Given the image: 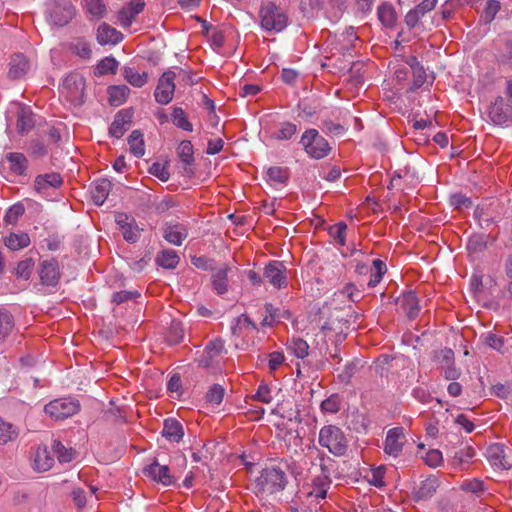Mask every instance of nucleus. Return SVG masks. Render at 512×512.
Returning <instances> with one entry per match:
<instances>
[{
  "label": "nucleus",
  "mask_w": 512,
  "mask_h": 512,
  "mask_svg": "<svg viewBox=\"0 0 512 512\" xmlns=\"http://www.w3.org/2000/svg\"><path fill=\"white\" fill-rule=\"evenodd\" d=\"M318 442L337 457L345 455L348 449V440L344 432L336 425L323 426L319 431Z\"/></svg>",
  "instance_id": "f257e3e1"
},
{
  "label": "nucleus",
  "mask_w": 512,
  "mask_h": 512,
  "mask_svg": "<svg viewBox=\"0 0 512 512\" xmlns=\"http://www.w3.org/2000/svg\"><path fill=\"white\" fill-rule=\"evenodd\" d=\"M287 484L285 471L279 466H272L263 469L261 475L256 479V485L262 492L273 494L284 490Z\"/></svg>",
  "instance_id": "f03ea898"
},
{
  "label": "nucleus",
  "mask_w": 512,
  "mask_h": 512,
  "mask_svg": "<svg viewBox=\"0 0 512 512\" xmlns=\"http://www.w3.org/2000/svg\"><path fill=\"white\" fill-rule=\"evenodd\" d=\"M261 27L267 31L280 32L287 26V16L273 2L263 4L259 11Z\"/></svg>",
  "instance_id": "7ed1b4c3"
},
{
  "label": "nucleus",
  "mask_w": 512,
  "mask_h": 512,
  "mask_svg": "<svg viewBox=\"0 0 512 512\" xmlns=\"http://www.w3.org/2000/svg\"><path fill=\"white\" fill-rule=\"evenodd\" d=\"M299 143L305 152L314 159H322L331 151L328 141L316 129L306 130Z\"/></svg>",
  "instance_id": "20e7f679"
},
{
  "label": "nucleus",
  "mask_w": 512,
  "mask_h": 512,
  "mask_svg": "<svg viewBox=\"0 0 512 512\" xmlns=\"http://www.w3.org/2000/svg\"><path fill=\"white\" fill-rule=\"evenodd\" d=\"M80 410V402L72 398L55 399L45 405L44 411L54 420L72 417Z\"/></svg>",
  "instance_id": "39448f33"
},
{
  "label": "nucleus",
  "mask_w": 512,
  "mask_h": 512,
  "mask_svg": "<svg viewBox=\"0 0 512 512\" xmlns=\"http://www.w3.org/2000/svg\"><path fill=\"white\" fill-rule=\"evenodd\" d=\"M175 72L165 71L158 80V84L154 91V97L157 103L167 105L173 99L175 92Z\"/></svg>",
  "instance_id": "423d86ee"
},
{
  "label": "nucleus",
  "mask_w": 512,
  "mask_h": 512,
  "mask_svg": "<svg viewBox=\"0 0 512 512\" xmlns=\"http://www.w3.org/2000/svg\"><path fill=\"white\" fill-rule=\"evenodd\" d=\"M406 443V437L403 427H394L387 431L383 445L384 453L392 458H398Z\"/></svg>",
  "instance_id": "0eeeda50"
},
{
  "label": "nucleus",
  "mask_w": 512,
  "mask_h": 512,
  "mask_svg": "<svg viewBox=\"0 0 512 512\" xmlns=\"http://www.w3.org/2000/svg\"><path fill=\"white\" fill-rule=\"evenodd\" d=\"M143 474L157 483L164 486H172L176 484V478L170 473L167 465H160L157 459H154L150 465L143 468Z\"/></svg>",
  "instance_id": "6e6552de"
},
{
  "label": "nucleus",
  "mask_w": 512,
  "mask_h": 512,
  "mask_svg": "<svg viewBox=\"0 0 512 512\" xmlns=\"http://www.w3.org/2000/svg\"><path fill=\"white\" fill-rule=\"evenodd\" d=\"M74 6L70 0H55L50 8V18L54 25L64 26L73 18Z\"/></svg>",
  "instance_id": "1a4fd4ad"
},
{
  "label": "nucleus",
  "mask_w": 512,
  "mask_h": 512,
  "mask_svg": "<svg viewBox=\"0 0 512 512\" xmlns=\"http://www.w3.org/2000/svg\"><path fill=\"white\" fill-rule=\"evenodd\" d=\"M490 120L496 125H508L512 123V106L505 103L502 97H497L491 103L488 111Z\"/></svg>",
  "instance_id": "9d476101"
},
{
  "label": "nucleus",
  "mask_w": 512,
  "mask_h": 512,
  "mask_svg": "<svg viewBox=\"0 0 512 512\" xmlns=\"http://www.w3.org/2000/svg\"><path fill=\"white\" fill-rule=\"evenodd\" d=\"M115 222L121 231L123 238L129 243H135L140 237V229L134 217L126 213H117Z\"/></svg>",
  "instance_id": "9b49d317"
},
{
  "label": "nucleus",
  "mask_w": 512,
  "mask_h": 512,
  "mask_svg": "<svg viewBox=\"0 0 512 512\" xmlns=\"http://www.w3.org/2000/svg\"><path fill=\"white\" fill-rule=\"evenodd\" d=\"M285 272L286 267L282 262L272 261L265 266L263 278L274 287L281 289L287 286V277Z\"/></svg>",
  "instance_id": "f8f14e48"
},
{
  "label": "nucleus",
  "mask_w": 512,
  "mask_h": 512,
  "mask_svg": "<svg viewBox=\"0 0 512 512\" xmlns=\"http://www.w3.org/2000/svg\"><path fill=\"white\" fill-rule=\"evenodd\" d=\"M39 277L42 285L56 287L60 279L58 262L55 259L44 260L39 265Z\"/></svg>",
  "instance_id": "ddd939ff"
},
{
  "label": "nucleus",
  "mask_w": 512,
  "mask_h": 512,
  "mask_svg": "<svg viewBox=\"0 0 512 512\" xmlns=\"http://www.w3.org/2000/svg\"><path fill=\"white\" fill-rule=\"evenodd\" d=\"M133 119L132 109H122L118 111L109 128V134L117 139L121 138L129 129Z\"/></svg>",
  "instance_id": "4468645a"
},
{
  "label": "nucleus",
  "mask_w": 512,
  "mask_h": 512,
  "mask_svg": "<svg viewBox=\"0 0 512 512\" xmlns=\"http://www.w3.org/2000/svg\"><path fill=\"white\" fill-rule=\"evenodd\" d=\"M187 236V227L179 222H166L163 227V238L170 244L180 246Z\"/></svg>",
  "instance_id": "2eb2a0df"
},
{
  "label": "nucleus",
  "mask_w": 512,
  "mask_h": 512,
  "mask_svg": "<svg viewBox=\"0 0 512 512\" xmlns=\"http://www.w3.org/2000/svg\"><path fill=\"white\" fill-rule=\"evenodd\" d=\"M145 3L143 0L130 1L118 12V21L122 27H130L135 17L143 11Z\"/></svg>",
  "instance_id": "dca6fc26"
},
{
  "label": "nucleus",
  "mask_w": 512,
  "mask_h": 512,
  "mask_svg": "<svg viewBox=\"0 0 512 512\" xmlns=\"http://www.w3.org/2000/svg\"><path fill=\"white\" fill-rule=\"evenodd\" d=\"M405 63L410 67L413 75V81L408 90L415 91L425 83L426 71L416 56L407 57Z\"/></svg>",
  "instance_id": "f3484780"
},
{
  "label": "nucleus",
  "mask_w": 512,
  "mask_h": 512,
  "mask_svg": "<svg viewBox=\"0 0 512 512\" xmlns=\"http://www.w3.org/2000/svg\"><path fill=\"white\" fill-rule=\"evenodd\" d=\"M177 154L183 164V174L191 177L194 174V171L190 168L194 162V152L191 141L183 140L177 148Z\"/></svg>",
  "instance_id": "a211bd4d"
},
{
  "label": "nucleus",
  "mask_w": 512,
  "mask_h": 512,
  "mask_svg": "<svg viewBox=\"0 0 512 512\" xmlns=\"http://www.w3.org/2000/svg\"><path fill=\"white\" fill-rule=\"evenodd\" d=\"M487 456L493 466L499 467L503 470L510 469L512 463L508 461L505 455V447L502 444H492L487 449Z\"/></svg>",
  "instance_id": "6ab92c4d"
},
{
  "label": "nucleus",
  "mask_w": 512,
  "mask_h": 512,
  "mask_svg": "<svg viewBox=\"0 0 512 512\" xmlns=\"http://www.w3.org/2000/svg\"><path fill=\"white\" fill-rule=\"evenodd\" d=\"M162 436L170 442H180L184 436L182 424L176 418L165 419Z\"/></svg>",
  "instance_id": "aec40b11"
},
{
  "label": "nucleus",
  "mask_w": 512,
  "mask_h": 512,
  "mask_svg": "<svg viewBox=\"0 0 512 512\" xmlns=\"http://www.w3.org/2000/svg\"><path fill=\"white\" fill-rule=\"evenodd\" d=\"M63 87L66 88L70 96L78 98L80 103H83V94L85 88V79L79 74H70L63 81Z\"/></svg>",
  "instance_id": "412c9836"
},
{
  "label": "nucleus",
  "mask_w": 512,
  "mask_h": 512,
  "mask_svg": "<svg viewBox=\"0 0 512 512\" xmlns=\"http://www.w3.org/2000/svg\"><path fill=\"white\" fill-rule=\"evenodd\" d=\"M62 183L60 174L52 172L38 175L34 181V188L38 193H42L49 188H59Z\"/></svg>",
  "instance_id": "4be33fe9"
},
{
  "label": "nucleus",
  "mask_w": 512,
  "mask_h": 512,
  "mask_svg": "<svg viewBox=\"0 0 512 512\" xmlns=\"http://www.w3.org/2000/svg\"><path fill=\"white\" fill-rule=\"evenodd\" d=\"M213 270L214 272L211 277L212 287L218 295H222L228 291V272L230 267L224 264Z\"/></svg>",
  "instance_id": "5701e85b"
},
{
  "label": "nucleus",
  "mask_w": 512,
  "mask_h": 512,
  "mask_svg": "<svg viewBox=\"0 0 512 512\" xmlns=\"http://www.w3.org/2000/svg\"><path fill=\"white\" fill-rule=\"evenodd\" d=\"M112 183L108 179H98L93 183L90 194L97 206H101L111 191Z\"/></svg>",
  "instance_id": "b1692460"
},
{
  "label": "nucleus",
  "mask_w": 512,
  "mask_h": 512,
  "mask_svg": "<svg viewBox=\"0 0 512 512\" xmlns=\"http://www.w3.org/2000/svg\"><path fill=\"white\" fill-rule=\"evenodd\" d=\"M29 70V62L22 54H14L9 62L8 77L10 79H19Z\"/></svg>",
  "instance_id": "393cba45"
},
{
  "label": "nucleus",
  "mask_w": 512,
  "mask_h": 512,
  "mask_svg": "<svg viewBox=\"0 0 512 512\" xmlns=\"http://www.w3.org/2000/svg\"><path fill=\"white\" fill-rule=\"evenodd\" d=\"M122 39V34L108 24H101L97 30V40L101 45L116 44Z\"/></svg>",
  "instance_id": "a878e982"
},
{
  "label": "nucleus",
  "mask_w": 512,
  "mask_h": 512,
  "mask_svg": "<svg viewBox=\"0 0 512 512\" xmlns=\"http://www.w3.org/2000/svg\"><path fill=\"white\" fill-rule=\"evenodd\" d=\"M6 160L9 162V169L16 175H25L28 168V160L23 153L10 152L6 155Z\"/></svg>",
  "instance_id": "bb28decb"
},
{
  "label": "nucleus",
  "mask_w": 512,
  "mask_h": 512,
  "mask_svg": "<svg viewBox=\"0 0 512 512\" xmlns=\"http://www.w3.org/2000/svg\"><path fill=\"white\" fill-rule=\"evenodd\" d=\"M401 306L409 319H414L419 314L420 306L414 291L408 290L402 294Z\"/></svg>",
  "instance_id": "cd10ccee"
},
{
  "label": "nucleus",
  "mask_w": 512,
  "mask_h": 512,
  "mask_svg": "<svg viewBox=\"0 0 512 512\" xmlns=\"http://www.w3.org/2000/svg\"><path fill=\"white\" fill-rule=\"evenodd\" d=\"M30 244V237L27 233H10L4 238V245L11 251H18Z\"/></svg>",
  "instance_id": "c85d7f7f"
},
{
  "label": "nucleus",
  "mask_w": 512,
  "mask_h": 512,
  "mask_svg": "<svg viewBox=\"0 0 512 512\" xmlns=\"http://www.w3.org/2000/svg\"><path fill=\"white\" fill-rule=\"evenodd\" d=\"M438 487L436 478H427L423 480L414 491V499L417 501L425 500L433 496Z\"/></svg>",
  "instance_id": "c756f323"
},
{
  "label": "nucleus",
  "mask_w": 512,
  "mask_h": 512,
  "mask_svg": "<svg viewBox=\"0 0 512 512\" xmlns=\"http://www.w3.org/2000/svg\"><path fill=\"white\" fill-rule=\"evenodd\" d=\"M378 18L387 28H393L396 24L397 14L392 4L382 3L378 7Z\"/></svg>",
  "instance_id": "7c9ffc66"
},
{
  "label": "nucleus",
  "mask_w": 512,
  "mask_h": 512,
  "mask_svg": "<svg viewBox=\"0 0 512 512\" xmlns=\"http://www.w3.org/2000/svg\"><path fill=\"white\" fill-rule=\"evenodd\" d=\"M129 93L130 89L126 85H114L108 87L110 105L115 107L120 106L126 101Z\"/></svg>",
  "instance_id": "2f4dec72"
},
{
  "label": "nucleus",
  "mask_w": 512,
  "mask_h": 512,
  "mask_svg": "<svg viewBox=\"0 0 512 512\" xmlns=\"http://www.w3.org/2000/svg\"><path fill=\"white\" fill-rule=\"evenodd\" d=\"M178 254L171 249L160 251L156 257V263L165 269H174L179 263Z\"/></svg>",
  "instance_id": "473e14b6"
},
{
  "label": "nucleus",
  "mask_w": 512,
  "mask_h": 512,
  "mask_svg": "<svg viewBox=\"0 0 512 512\" xmlns=\"http://www.w3.org/2000/svg\"><path fill=\"white\" fill-rule=\"evenodd\" d=\"M428 12H430L429 9H427V7H425L424 5H422L421 3L418 4L415 8L411 9L406 15H405V18H404V21H405V24L406 26L409 28V29H414L419 21L425 16V14H427Z\"/></svg>",
  "instance_id": "72a5a7b5"
},
{
  "label": "nucleus",
  "mask_w": 512,
  "mask_h": 512,
  "mask_svg": "<svg viewBox=\"0 0 512 512\" xmlns=\"http://www.w3.org/2000/svg\"><path fill=\"white\" fill-rule=\"evenodd\" d=\"M128 144L130 146L131 153L140 158L144 155V139L143 134L140 130H133L128 137Z\"/></svg>",
  "instance_id": "f704fd0d"
},
{
  "label": "nucleus",
  "mask_w": 512,
  "mask_h": 512,
  "mask_svg": "<svg viewBox=\"0 0 512 512\" xmlns=\"http://www.w3.org/2000/svg\"><path fill=\"white\" fill-rule=\"evenodd\" d=\"M172 123L179 129L187 132L193 131V125L188 120L185 111L181 107H174L171 113Z\"/></svg>",
  "instance_id": "c9c22d12"
},
{
  "label": "nucleus",
  "mask_w": 512,
  "mask_h": 512,
  "mask_svg": "<svg viewBox=\"0 0 512 512\" xmlns=\"http://www.w3.org/2000/svg\"><path fill=\"white\" fill-rule=\"evenodd\" d=\"M34 127L32 113L27 108H21L17 117V131L20 134L29 132Z\"/></svg>",
  "instance_id": "e433bc0d"
},
{
  "label": "nucleus",
  "mask_w": 512,
  "mask_h": 512,
  "mask_svg": "<svg viewBox=\"0 0 512 512\" xmlns=\"http://www.w3.org/2000/svg\"><path fill=\"white\" fill-rule=\"evenodd\" d=\"M14 318L6 309H0V342H3L14 328Z\"/></svg>",
  "instance_id": "4c0bfd02"
},
{
  "label": "nucleus",
  "mask_w": 512,
  "mask_h": 512,
  "mask_svg": "<svg viewBox=\"0 0 512 512\" xmlns=\"http://www.w3.org/2000/svg\"><path fill=\"white\" fill-rule=\"evenodd\" d=\"M123 75L127 82L138 88L144 86L148 79V74L146 72L139 73L131 67H125Z\"/></svg>",
  "instance_id": "58836bf2"
},
{
  "label": "nucleus",
  "mask_w": 512,
  "mask_h": 512,
  "mask_svg": "<svg viewBox=\"0 0 512 512\" xmlns=\"http://www.w3.org/2000/svg\"><path fill=\"white\" fill-rule=\"evenodd\" d=\"M268 179L278 184H286L290 174L287 167L272 166L267 170Z\"/></svg>",
  "instance_id": "ea45409f"
},
{
  "label": "nucleus",
  "mask_w": 512,
  "mask_h": 512,
  "mask_svg": "<svg viewBox=\"0 0 512 512\" xmlns=\"http://www.w3.org/2000/svg\"><path fill=\"white\" fill-rule=\"evenodd\" d=\"M184 339V327L180 321L172 320L168 333L167 341L170 344H179Z\"/></svg>",
  "instance_id": "a19ab883"
},
{
  "label": "nucleus",
  "mask_w": 512,
  "mask_h": 512,
  "mask_svg": "<svg viewBox=\"0 0 512 512\" xmlns=\"http://www.w3.org/2000/svg\"><path fill=\"white\" fill-rule=\"evenodd\" d=\"M488 236L482 233H476L469 237L467 249L472 253L482 252L487 247Z\"/></svg>",
  "instance_id": "79ce46f5"
},
{
  "label": "nucleus",
  "mask_w": 512,
  "mask_h": 512,
  "mask_svg": "<svg viewBox=\"0 0 512 512\" xmlns=\"http://www.w3.org/2000/svg\"><path fill=\"white\" fill-rule=\"evenodd\" d=\"M362 366L363 365L361 364V361L358 359H354L353 361L348 362L344 366V369L338 374V379L342 383H350L352 377Z\"/></svg>",
  "instance_id": "37998d69"
},
{
  "label": "nucleus",
  "mask_w": 512,
  "mask_h": 512,
  "mask_svg": "<svg viewBox=\"0 0 512 512\" xmlns=\"http://www.w3.org/2000/svg\"><path fill=\"white\" fill-rule=\"evenodd\" d=\"M17 429L9 422L0 417V444H6L17 438Z\"/></svg>",
  "instance_id": "c03bdc74"
},
{
  "label": "nucleus",
  "mask_w": 512,
  "mask_h": 512,
  "mask_svg": "<svg viewBox=\"0 0 512 512\" xmlns=\"http://www.w3.org/2000/svg\"><path fill=\"white\" fill-rule=\"evenodd\" d=\"M118 62L113 57H105L102 59L96 69L95 74L98 76L106 75L108 73L115 74L117 72Z\"/></svg>",
  "instance_id": "a18cd8bd"
},
{
  "label": "nucleus",
  "mask_w": 512,
  "mask_h": 512,
  "mask_svg": "<svg viewBox=\"0 0 512 512\" xmlns=\"http://www.w3.org/2000/svg\"><path fill=\"white\" fill-rule=\"evenodd\" d=\"M297 132V125L291 122H283L280 128L273 133L272 137L276 140H289Z\"/></svg>",
  "instance_id": "49530a36"
},
{
  "label": "nucleus",
  "mask_w": 512,
  "mask_h": 512,
  "mask_svg": "<svg viewBox=\"0 0 512 512\" xmlns=\"http://www.w3.org/2000/svg\"><path fill=\"white\" fill-rule=\"evenodd\" d=\"M52 450L61 463H68L73 460V450L66 448L61 441L57 439L53 441Z\"/></svg>",
  "instance_id": "de8ad7c7"
},
{
  "label": "nucleus",
  "mask_w": 512,
  "mask_h": 512,
  "mask_svg": "<svg viewBox=\"0 0 512 512\" xmlns=\"http://www.w3.org/2000/svg\"><path fill=\"white\" fill-rule=\"evenodd\" d=\"M474 457V450L471 447H463L459 450L454 451L452 455V464L455 467H459L465 463H468L470 459Z\"/></svg>",
  "instance_id": "09e8293b"
},
{
  "label": "nucleus",
  "mask_w": 512,
  "mask_h": 512,
  "mask_svg": "<svg viewBox=\"0 0 512 512\" xmlns=\"http://www.w3.org/2000/svg\"><path fill=\"white\" fill-rule=\"evenodd\" d=\"M288 347L297 358L303 359L308 356L309 345L301 338H293Z\"/></svg>",
  "instance_id": "8fccbe9b"
},
{
  "label": "nucleus",
  "mask_w": 512,
  "mask_h": 512,
  "mask_svg": "<svg viewBox=\"0 0 512 512\" xmlns=\"http://www.w3.org/2000/svg\"><path fill=\"white\" fill-rule=\"evenodd\" d=\"M316 460L319 462L320 475L331 478V473L335 469V461L324 453H319Z\"/></svg>",
  "instance_id": "3c124183"
},
{
  "label": "nucleus",
  "mask_w": 512,
  "mask_h": 512,
  "mask_svg": "<svg viewBox=\"0 0 512 512\" xmlns=\"http://www.w3.org/2000/svg\"><path fill=\"white\" fill-rule=\"evenodd\" d=\"M34 268V261L32 258H26L17 264L15 274L18 278L28 280Z\"/></svg>",
  "instance_id": "603ef678"
},
{
  "label": "nucleus",
  "mask_w": 512,
  "mask_h": 512,
  "mask_svg": "<svg viewBox=\"0 0 512 512\" xmlns=\"http://www.w3.org/2000/svg\"><path fill=\"white\" fill-rule=\"evenodd\" d=\"M53 458L49 457L46 448L38 449L35 457L36 468L40 471H47L52 467Z\"/></svg>",
  "instance_id": "864d4df0"
},
{
  "label": "nucleus",
  "mask_w": 512,
  "mask_h": 512,
  "mask_svg": "<svg viewBox=\"0 0 512 512\" xmlns=\"http://www.w3.org/2000/svg\"><path fill=\"white\" fill-rule=\"evenodd\" d=\"M225 389L220 384H213L207 394L206 400L211 404L219 405L224 397Z\"/></svg>",
  "instance_id": "5fc2aeb1"
},
{
  "label": "nucleus",
  "mask_w": 512,
  "mask_h": 512,
  "mask_svg": "<svg viewBox=\"0 0 512 512\" xmlns=\"http://www.w3.org/2000/svg\"><path fill=\"white\" fill-rule=\"evenodd\" d=\"M449 202L455 209H464L472 207V200L464 194L455 193L450 196Z\"/></svg>",
  "instance_id": "6e6d98bb"
},
{
  "label": "nucleus",
  "mask_w": 512,
  "mask_h": 512,
  "mask_svg": "<svg viewBox=\"0 0 512 512\" xmlns=\"http://www.w3.org/2000/svg\"><path fill=\"white\" fill-rule=\"evenodd\" d=\"M321 409L324 412L335 414L340 410V396L332 394L321 403Z\"/></svg>",
  "instance_id": "4d7b16f0"
},
{
  "label": "nucleus",
  "mask_w": 512,
  "mask_h": 512,
  "mask_svg": "<svg viewBox=\"0 0 512 512\" xmlns=\"http://www.w3.org/2000/svg\"><path fill=\"white\" fill-rule=\"evenodd\" d=\"M347 225L344 222H339L329 228V234L335 239L340 245H345V233Z\"/></svg>",
  "instance_id": "13d9d810"
},
{
  "label": "nucleus",
  "mask_w": 512,
  "mask_h": 512,
  "mask_svg": "<svg viewBox=\"0 0 512 512\" xmlns=\"http://www.w3.org/2000/svg\"><path fill=\"white\" fill-rule=\"evenodd\" d=\"M25 212L23 204L17 203L12 205L5 214L4 220L6 223L15 224L20 216Z\"/></svg>",
  "instance_id": "bf43d9fd"
},
{
  "label": "nucleus",
  "mask_w": 512,
  "mask_h": 512,
  "mask_svg": "<svg viewBox=\"0 0 512 512\" xmlns=\"http://www.w3.org/2000/svg\"><path fill=\"white\" fill-rule=\"evenodd\" d=\"M148 171L151 175L157 177L162 182L168 181L170 177V173L167 169V166L158 162L153 163Z\"/></svg>",
  "instance_id": "052dcab7"
},
{
  "label": "nucleus",
  "mask_w": 512,
  "mask_h": 512,
  "mask_svg": "<svg viewBox=\"0 0 512 512\" xmlns=\"http://www.w3.org/2000/svg\"><path fill=\"white\" fill-rule=\"evenodd\" d=\"M435 359L442 368L454 362V352L451 348H443L435 353Z\"/></svg>",
  "instance_id": "680f3d73"
},
{
  "label": "nucleus",
  "mask_w": 512,
  "mask_h": 512,
  "mask_svg": "<svg viewBox=\"0 0 512 512\" xmlns=\"http://www.w3.org/2000/svg\"><path fill=\"white\" fill-rule=\"evenodd\" d=\"M72 51L83 59H89L91 57V49L87 42L78 40L71 45Z\"/></svg>",
  "instance_id": "e2e57ef3"
},
{
  "label": "nucleus",
  "mask_w": 512,
  "mask_h": 512,
  "mask_svg": "<svg viewBox=\"0 0 512 512\" xmlns=\"http://www.w3.org/2000/svg\"><path fill=\"white\" fill-rule=\"evenodd\" d=\"M254 400L269 404L272 401L271 390L266 383H261L257 389L256 394L253 396Z\"/></svg>",
  "instance_id": "0e129e2a"
},
{
  "label": "nucleus",
  "mask_w": 512,
  "mask_h": 512,
  "mask_svg": "<svg viewBox=\"0 0 512 512\" xmlns=\"http://www.w3.org/2000/svg\"><path fill=\"white\" fill-rule=\"evenodd\" d=\"M327 491H328V489H326V488L312 485L311 490H309L306 493V500H307V502L313 503L319 499H325L327 496Z\"/></svg>",
  "instance_id": "69168bd1"
},
{
  "label": "nucleus",
  "mask_w": 512,
  "mask_h": 512,
  "mask_svg": "<svg viewBox=\"0 0 512 512\" xmlns=\"http://www.w3.org/2000/svg\"><path fill=\"white\" fill-rule=\"evenodd\" d=\"M424 461L430 467H437L443 461L442 452L437 449L429 450L424 457Z\"/></svg>",
  "instance_id": "338daca9"
},
{
  "label": "nucleus",
  "mask_w": 512,
  "mask_h": 512,
  "mask_svg": "<svg viewBox=\"0 0 512 512\" xmlns=\"http://www.w3.org/2000/svg\"><path fill=\"white\" fill-rule=\"evenodd\" d=\"M485 343L492 349L501 352L504 346V339L494 333H487L485 335Z\"/></svg>",
  "instance_id": "774afa93"
}]
</instances>
